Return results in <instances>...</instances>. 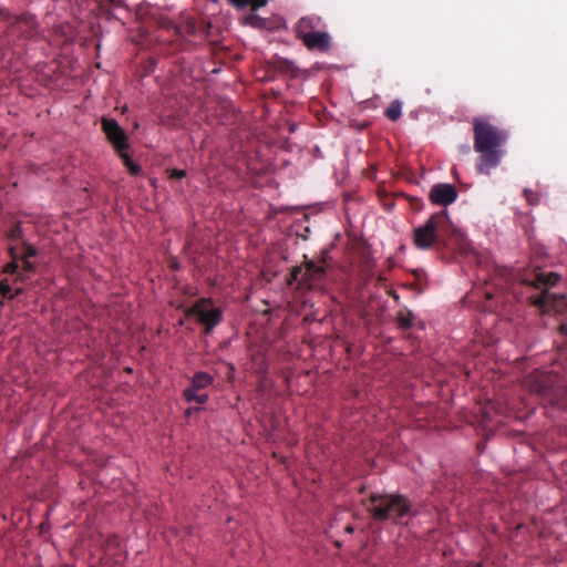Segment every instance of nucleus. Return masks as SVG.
Here are the masks:
<instances>
[{
	"label": "nucleus",
	"mask_w": 567,
	"mask_h": 567,
	"mask_svg": "<svg viewBox=\"0 0 567 567\" xmlns=\"http://www.w3.org/2000/svg\"><path fill=\"white\" fill-rule=\"evenodd\" d=\"M413 235L414 245L423 250L436 246L457 249L462 255H468L473 251L471 243L451 224L445 209L433 214L424 225L413 230Z\"/></svg>",
	"instance_id": "1"
},
{
	"label": "nucleus",
	"mask_w": 567,
	"mask_h": 567,
	"mask_svg": "<svg viewBox=\"0 0 567 567\" xmlns=\"http://www.w3.org/2000/svg\"><path fill=\"white\" fill-rule=\"evenodd\" d=\"M474 151L480 154L476 171L488 174L497 167L504 154L503 146L508 140V131L494 125L488 117L477 116L472 121Z\"/></svg>",
	"instance_id": "2"
},
{
	"label": "nucleus",
	"mask_w": 567,
	"mask_h": 567,
	"mask_svg": "<svg viewBox=\"0 0 567 567\" xmlns=\"http://www.w3.org/2000/svg\"><path fill=\"white\" fill-rule=\"evenodd\" d=\"M529 391L550 405L567 409V381L554 372H533L525 380Z\"/></svg>",
	"instance_id": "3"
},
{
	"label": "nucleus",
	"mask_w": 567,
	"mask_h": 567,
	"mask_svg": "<svg viewBox=\"0 0 567 567\" xmlns=\"http://www.w3.org/2000/svg\"><path fill=\"white\" fill-rule=\"evenodd\" d=\"M364 505L371 517L377 522L390 520L398 524L402 517L411 512L410 501L400 494L372 493Z\"/></svg>",
	"instance_id": "4"
},
{
	"label": "nucleus",
	"mask_w": 567,
	"mask_h": 567,
	"mask_svg": "<svg viewBox=\"0 0 567 567\" xmlns=\"http://www.w3.org/2000/svg\"><path fill=\"white\" fill-rule=\"evenodd\" d=\"M0 29H6L7 43L14 45L21 39L34 38L38 33V22L30 13L12 17L9 12L0 10Z\"/></svg>",
	"instance_id": "5"
},
{
	"label": "nucleus",
	"mask_w": 567,
	"mask_h": 567,
	"mask_svg": "<svg viewBox=\"0 0 567 567\" xmlns=\"http://www.w3.org/2000/svg\"><path fill=\"white\" fill-rule=\"evenodd\" d=\"M212 305V299L200 298L186 311L188 317H196L198 322L204 326L205 334L212 333L223 320V311L219 308L208 309Z\"/></svg>",
	"instance_id": "6"
},
{
	"label": "nucleus",
	"mask_w": 567,
	"mask_h": 567,
	"mask_svg": "<svg viewBox=\"0 0 567 567\" xmlns=\"http://www.w3.org/2000/svg\"><path fill=\"white\" fill-rule=\"evenodd\" d=\"M530 303L543 313H563L567 311V297L564 293H551L547 289L529 297Z\"/></svg>",
	"instance_id": "7"
},
{
	"label": "nucleus",
	"mask_w": 567,
	"mask_h": 567,
	"mask_svg": "<svg viewBox=\"0 0 567 567\" xmlns=\"http://www.w3.org/2000/svg\"><path fill=\"white\" fill-rule=\"evenodd\" d=\"M102 131L106 140L113 146L114 151H127L130 147L128 136L125 131L120 126L116 120L110 117H102Z\"/></svg>",
	"instance_id": "8"
},
{
	"label": "nucleus",
	"mask_w": 567,
	"mask_h": 567,
	"mask_svg": "<svg viewBox=\"0 0 567 567\" xmlns=\"http://www.w3.org/2000/svg\"><path fill=\"white\" fill-rule=\"evenodd\" d=\"M429 197L433 204L447 206L456 200L457 189L452 184H436L431 188Z\"/></svg>",
	"instance_id": "9"
},
{
	"label": "nucleus",
	"mask_w": 567,
	"mask_h": 567,
	"mask_svg": "<svg viewBox=\"0 0 567 567\" xmlns=\"http://www.w3.org/2000/svg\"><path fill=\"white\" fill-rule=\"evenodd\" d=\"M210 28V23L200 21L197 22L192 16L189 14H182L179 18V21L176 25V32L179 35L186 37V35H196L198 33H207L208 29Z\"/></svg>",
	"instance_id": "10"
},
{
	"label": "nucleus",
	"mask_w": 567,
	"mask_h": 567,
	"mask_svg": "<svg viewBox=\"0 0 567 567\" xmlns=\"http://www.w3.org/2000/svg\"><path fill=\"white\" fill-rule=\"evenodd\" d=\"M300 40L310 51L327 52L331 47V37L328 32L315 31L303 34Z\"/></svg>",
	"instance_id": "11"
},
{
	"label": "nucleus",
	"mask_w": 567,
	"mask_h": 567,
	"mask_svg": "<svg viewBox=\"0 0 567 567\" xmlns=\"http://www.w3.org/2000/svg\"><path fill=\"white\" fill-rule=\"evenodd\" d=\"M559 279L560 276L556 272H533L529 277L524 278L523 281L537 289H543L555 286Z\"/></svg>",
	"instance_id": "12"
},
{
	"label": "nucleus",
	"mask_w": 567,
	"mask_h": 567,
	"mask_svg": "<svg viewBox=\"0 0 567 567\" xmlns=\"http://www.w3.org/2000/svg\"><path fill=\"white\" fill-rule=\"evenodd\" d=\"M321 24V18L317 16L302 17L296 25V35L298 39L303 34L317 31Z\"/></svg>",
	"instance_id": "13"
},
{
	"label": "nucleus",
	"mask_w": 567,
	"mask_h": 567,
	"mask_svg": "<svg viewBox=\"0 0 567 567\" xmlns=\"http://www.w3.org/2000/svg\"><path fill=\"white\" fill-rule=\"evenodd\" d=\"M326 274L323 265H319L313 260H307L305 264L303 278L301 279L302 285H311L312 280L322 278Z\"/></svg>",
	"instance_id": "14"
},
{
	"label": "nucleus",
	"mask_w": 567,
	"mask_h": 567,
	"mask_svg": "<svg viewBox=\"0 0 567 567\" xmlns=\"http://www.w3.org/2000/svg\"><path fill=\"white\" fill-rule=\"evenodd\" d=\"M272 69L275 72L280 73L282 75H288L292 79L299 76V69L295 65V63L285 58H277L272 61Z\"/></svg>",
	"instance_id": "15"
},
{
	"label": "nucleus",
	"mask_w": 567,
	"mask_h": 567,
	"mask_svg": "<svg viewBox=\"0 0 567 567\" xmlns=\"http://www.w3.org/2000/svg\"><path fill=\"white\" fill-rule=\"evenodd\" d=\"M395 321L399 328L409 330L415 324V316L411 310L403 308L396 312Z\"/></svg>",
	"instance_id": "16"
},
{
	"label": "nucleus",
	"mask_w": 567,
	"mask_h": 567,
	"mask_svg": "<svg viewBox=\"0 0 567 567\" xmlns=\"http://www.w3.org/2000/svg\"><path fill=\"white\" fill-rule=\"evenodd\" d=\"M214 381V378L204 371L196 372L192 379V384L194 389L203 390L208 388Z\"/></svg>",
	"instance_id": "17"
},
{
	"label": "nucleus",
	"mask_w": 567,
	"mask_h": 567,
	"mask_svg": "<svg viewBox=\"0 0 567 567\" xmlns=\"http://www.w3.org/2000/svg\"><path fill=\"white\" fill-rule=\"evenodd\" d=\"M19 261L20 260H13L11 259L10 262H8L3 268H2V274H8V275H14L16 278H14V281H25L28 279V276L23 275L22 272L19 271Z\"/></svg>",
	"instance_id": "18"
},
{
	"label": "nucleus",
	"mask_w": 567,
	"mask_h": 567,
	"mask_svg": "<svg viewBox=\"0 0 567 567\" xmlns=\"http://www.w3.org/2000/svg\"><path fill=\"white\" fill-rule=\"evenodd\" d=\"M198 391L199 390L194 389L193 386L186 388L183 392V396L187 402L204 404L208 400V395L206 393H198Z\"/></svg>",
	"instance_id": "19"
},
{
	"label": "nucleus",
	"mask_w": 567,
	"mask_h": 567,
	"mask_svg": "<svg viewBox=\"0 0 567 567\" xmlns=\"http://www.w3.org/2000/svg\"><path fill=\"white\" fill-rule=\"evenodd\" d=\"M231 6L237 9L250 7L252 11H257L267 4V0H228Z\"/></svg>",
	"instance_id": "20"
},
{
	"label": "nucleus",
	"mask_w": 567,
	"mask_h": 567,
	"mask_svg": "<svg viewBox=\"0 0 567 567\" xmlns=\"http://www.w3.org/2000/svg\"><path fill=\"white\" fill-rule=\"evenodd\" d=\"M122 159L124 166L127 168L128 173L133 176H137L141 173V166L134 163L131 156L126 151H121L116 153Z\"/></svg>",
	"instance_id": "21"
},
{
	"label": "nucleus",
	"mask_w": 567,
	"mask_h": 567,
	"mask_svg": "<svg viewBox=\"0 0 567 567\" xmlns=\"http://www.w3.org/2000/svg\"><path fill=\"white\" fill-rule=\"evenodd\" d=\"M402 103L399 100L391 102V104L384 111L385 116L390 121H396L401 116Z\"/></svg>",
	"instance_id": "22"
},
{
	"label": "nucleus",
	"mask_w": 567,
	"mask_h": 567,
	"mask_svg": "<svg viewBox=\"0 0 567 567\" xmlns=\"http://www.w3.org/2000/svg\"><path fill=\"white\" fill-rule=\"evenodd\" d=\"M22 249V254L20 255V260H30L31 258L38 256V249L31 245L30 243L22 240L20 245Z\"/></svg>",
	"instance_id": "23"
},
{
	"label": "nucleus",
	"mask_w": 567,
	"mask_h": 567,
	"mask_svg": "<svg viewBox=\"0 0 567 567\" xmlns=\"http://www.w3.org/2000/svg\"><path fill=\"white\" fill-rule=\"evenodd\" d=\"M23 237L24 234L20 223L13 225L8 233V238L11 241H20L22 244V240H24Z\"/></svg>",
	"instance_id": "24"
},
{
	"label": "nucleus",
	"mask_w": 567,
	"mask_h": 567,
	"mask_svg": "<svg viewBox=\"0 0 567 567\" xmlns=\"http://www.w3.org/2000/svg\"><path fill=\"white\" fill-rule=\"evenodd\" d=\"M0 296L4 299L12 300V287L8 279L0 280Z\"/></svg>",
	"instance_id": "25"
},
{
	"label": "nucleus",
	"mask_w": 567,
	"mask_h": 567,
	"mask_svg": "<svg viewBox=\"0 0 567 567\" xmlns=\"http://www.w3.org/2000/svg\"><path fill=\"white\" fill-rule=\"evenodd\" d=\"M303 278V269L301 266H296L291 269V272H290V279L288 280V282L291 285L293 281H301V279Z\"/></svg>",
	"instance_id": "26"
},
{
	"label": "nucleus",
	"mask_w": 567,
	"mask_h": 567,
	"mask_svg": "<svg viewBox=\"0 0 567 567\" xmlns=\"http://www.w3.org/2000/svg\"><path fill=\"white\" fill-rule=\"evenodd\" d=\"M22 262V274L28 276L29 274H32L35 271V264L31 260H20Z\"/></svg>",
	"instance_id": "27"
},
{
	"label": "nucleus",
	"mask_w": 567,
	"mask_h": 567,
	"mask_svg": "<svg viewBox=\"0 0 567 567\" xmlns=\"http://www.w3.org/2000/svg\"><path fill=\"white\" fill-rule=\"evenodd\" d=\"M524 196L530 205H536L538 203V195L530 189H525Z\"/></svg>",
	"instance_id": "28"
},
{
	"label": "nucleus",
	"mask_w": 567,
	"mask_h": 567,
	"mask_svg": "<svg viewBox=\"0 0 567 567\" xmlns=\"http://www.w3.org/2000/svg\"><path fill=\"white\" fill-rule=\"evenodd\" d=\"M168 178L171 179H182L186 176V172L184 169H172L167 171Z\"/></svg>",
	"instance_id": "29"
},
{
	"label": "nucleus",
	"mask_w": 567,
	"mask_h": 567,
	"mask_svg": "<svg viewBox=\"0 0 567 567\" xmlns=\"http://www.w3.org/2000/svg\"><path fill=\"white\" fill-rule=\"evenodd\" d=\"M8 254H9L11 259L20 260V255H19V251H18V246L10 245L8 247Z\"/></svg>",
	"instance_id": "30"
},
{
	"label": "nucleus",
	"mask_w": 567,
	"mask_h": 567,
	"mask_svg": "<svg viewBox=\"0 0 567 567\" xmlns=\"http://www.w3.org/2000/svg\"><path fill=\"white\" fill-rule=\"evenodd\" d=\"M413 289L416 290L417 293H422L425 290V286L423 285L421 278L416 276L415 281L412 284Z\"/></svg>",
	"instance_id": "31"
},
{
	"label": "nucleus",
	"mask_w": 567,
	"mask_h": 567,
	"mask_svg": "<svg viewBox=\"0 0 567 567\" xmlns=\"http://www.w3.org/2000/svg\"><path fill=\"white\" fill-rule=\"evenodd\" d=\"M23 288L21 287H18V288H12V300L16 299L18 296H20L21 293H23Z\"/></svg>",
	"instance_id": "32"
},
{
	"label": "nucleus",
	"mask_w": 567,
	"mask_h": 567,
	"mask_svg": "<svg viewBox=\"0 0 567 567\" xmlns=\"http://www.w3.org/2000/svg\"><path fill=\"white\" fill-rule=\"evenodd\" d=\"M559 333L563 336H567V324H560L559 326Z\"/></svg>",
	"instance_id": "33"
},
{
	"label": "nucleus",
	"mask_w": 567,
	"mask_h": 567,
	"mask_svg": "<svg viewBox=\"0 0 567 567\" xmlns=\"http://www.w3.org/2000/svg\"><path fill=\"white\" fill-rule=\"evenodd\" d=\"M344 530H346L347 533H350V534H351V533H353V527H352V526H350V525H348V526H346Z\"/></svg>",
	"instance_id": "34"
},
{
	"label": "nucleus",
	"mask_w": 567,
	"mask_h": 567,
	"mask_svg": "<svg viewBox=\"0 0 567 567\" xmlns=\"http://www.w3.org/2000/svg\"><path fill=\"white\" fill-rule=\"evenodd\" d=\"M390 295L394 300H399V295L395 291L391 292Z\"/></svg>",
	"instance_id": "35"
},
{
	"label": "nucleus",
	"mask_w": 567,
	"mask_h": 567,
	"mask_svg": "<svg viewBox=\"0 0 567 567\" xmlns=\"http://www.w3.org/2000/svg\"><path fill=\"white\" fill-rule=\"evenodd\" d=\"M197 409L189 408L186 410V415H190L193 411H196Z\"/></svg>",
	"instance_id": "36"
},
{
	"label": "nucleus",
	"mask_w": 567,
	"mask_h": 567,
	"mask_svg": "<svg viewBox=\"0 0 567 567\" xmlns=\"http://www.w3.org/2000/svg\"><path fill=\"white\" fill-rule=\"evenodd\" d=\"M463 151H464L465 153H468V152H470V146H468V145H464V146H463Z\"/></svg>",
	"instance_id": "37"
},
{
	"label": "nucleus",
	"mask_w": 567,
	"mask_h": 567,
	"mask_svg": "<svg viewBox=\"0 0 567 567\" xmlns=\"http://www.w3.org/2000/svg\"><path fill=\"white\" fill-rule=\"evenodd\" d=\"M486 298H492V295L491 293H486Z\"/></svg>",
	"instance_id": "38"
}]
</instances>
